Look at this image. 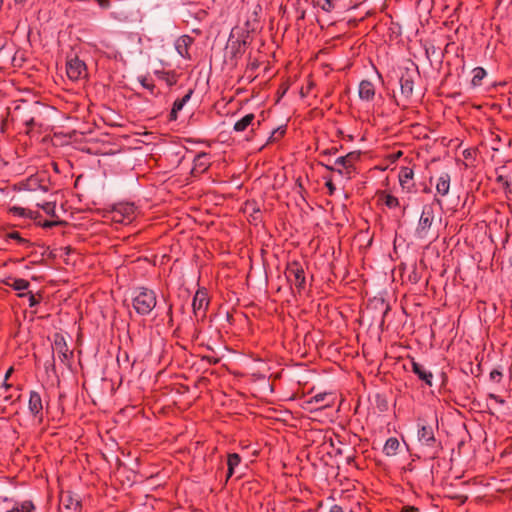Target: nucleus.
Returning <instances> with one entry per match:
<instances>
[{
    "instance_id": "nucleus-1",
    "label": "nucleus",
    "mask_w": 512,
    "mask_h": 512,
    "mask_svg": "<svg viewBox=\"0 0 512 512\" xmlns=\"http://www.w3.org/2000/svg\"><path fill=\"white\" fill-rule=\"evenodd\" d=\"M156 304L157 297L153 290L144 287L135 290L132 306L137 314L141 316L150 314L156 307Z\"/></svg>"
},
{
    "instance_id": "nucleus-2",
    "label": "nucleus",
    "mask_w": 512,
    "mask_h": 512,
    "mask_svg": "<svg viewBox=\"0 0 512 512\" xmlns=\"http://www.w3.org/2000/svg\"><path fill=\"white\" fill-rule=\"evenodd\" d=\"M360 152L352 151L345 156L338 157L333 165L322 164L327 170L337 172L339 175L350 179L356 172V163L360 160Z\"/></svg>"
},
{
    "instance_id": "nucleus-3",
    "label": "nucleus",
    "mask_w": 512,
    "mask_h": 512,
    "mask_svg": "<svg viewBox=\"0 0 512 512\" xmlns=\"http://www.w3.org/2000/svg\"><path fill=\"white\" fill-rule=\"evenodd\" d=\"M137 215V207L133 203L121 202L113 206L110 219L119 224L131 223Z\"/></svg>"
},
{
    "instance_id": "nucleus-4",
    "label": "nucleus",
    "mask_w": 512,
    "mask_h": 512,
    "mask_svg": "<svg viewBox=\"0 0 512 512\" xmlns=\"http://www.w3.org/2000/svg\"><path fill=\"white\" fill-rule=\"evenodd\" d=\"M287 280L293 284L298 291L305 288V273L302 265L297 261L287 264L285 272Z\"/></svg>"
},
{
    "instance_id": "nucleus-5",
    "label": "nucleus",
    "mask_w": 512,
    "mask_h": 512,
    "mask_svg": "<svg viewBox=\"0 0 512 512\" xmlns=\"http://www.w3.org/2000/svg\"><path fill=\"white\" fill-rule=\"evenodd\" d=\"M66 73L68 78L72 81H78L86 78L87 67L85 62L80 60L78 57L69 59L66 63Z\"/></svg>"
},
{
    "instance_id": "nucleus-6",
    "label": "nucleus",
    "mask_w": 512,
    "mask_h": 512,
    "mask_svg": "<svg viewBox=\"0 0 512 512\" xmlns=\"http://www.w3.org/2000/svg\"><path fill=\"white\" fill-rule=\"evenodd\" d=\"M333 405V398L330 393L316 394L304 402V408L309 411L322 410Z\"/></svg>"
},
{
    "instance_id": "nucleus-7",
    "label": "nucleus",
    "mask_w": 512,
    "mask_h": 512,
    "mask_svg": "<svg viewBox=\"0 0 512 512\" xmlns=\"http://www.w3.org/2000/svg\"><path fill=\"white\" fill-rule=\"evenodd\" d=\"M433 221H434L433 208L428 205L424 206L421 216H420V219H419V222H418L417 229H416L417 235L420 238H424L427 236L428 231L430 230Z\"/></svg>"
},
{
    "instance_id": "nucleus-8",
    "label": "nucleus",
    "mask_w": 512,
    "mask_h": 512,
    "mask_svg": "<svg viewBox=\"0 0 512 512\" xmlns=\"http://www.w3.org/2000/svg\"><path fill=\"white\" fill-rule=\"evenodd\" d=\"M209 305V297L206 289H198L194 295L192 307L196 315L205 316Z\"/></svg>"
},
{
    "instance_id": "nucleus-9",
    "label": "nucleus",
    "mask_w": 512,
    "mask_h": 512,
    "mask_svg": "<svg viewBox=\"0 0 512 512\" xmlns=\"http://www.w3.org/2000/svg\"><path fill=\"white\" fill-rule=\"evenodd\" d=\"M260 126V121L256 120L253 113L246 114L241 119L235 122L233 130L237 133L247 131L249 128L253 131L255 128Z\"/></svg>"
},
{
    "instance_id": "nucleus-10",
    "label": "nucleus",
    "mask_w": 512,
    "mask_h": 512,
    "mask_svg": "<svg viewBox=\"0 0 512 512\" xmlns=\"http://www.w3.org/2000/svg\"><path fill=\"white\" fill-rule=\"evenodd\" d=\"M29 411L33 414L34 417L42 420L43 418V403L40 394L36 391H31L28 402Z\"/></svg>"
},
{
    "instance_id": "nucleus-11",
    "label": "nucleus",
    "mask_w": 512,
    "mask_h": 512,
    "mask_svg": "<svg viewBox=\"0 0 512 512\" xmlns=\"http://www.w3.org/2000/svg\"><path fill=\"white\" fill-rule=\"evenodd\" d=\"M418 441L425 446L432 447L434 446L436 439L434 435V430L431 426L422 425L418 429L417 433Z\"/></svg>"
},
{
    "instance_id": "nucleus-12",
    "label": "nucleus",
    "mask_w": 512,
    "mask_h": 512,
    "mask_svg": "<svg viewBox=\"0 0 512 512\" xmlns=\"http://www.w3.org/2000/svg\"><path fill=\"white\" fill-rule=\"evenodd\" d=\"M398 177H399V182H400L402 189L406 190L407 192L412 191V189L414 188V183H413L414 172H413V170L409 167H402L399 171Z\"/></svg>"
},
{
    "instance_id": "nucleus-13",
    "label": "nucleus",
    "mask_w": 512,
    "mask_h": 512,
    "mask_svg": "<svg viewBox=\"0 0 512 512\" xmlns=\"http://www.w3.org/2000/svg\"><path fill=\"white\" fill-rule=\"evenodd\" d=\"M376 89L374 84L368 80H362L359 84L358 94L361 100L371 102L375 97Z\"/></svg>"
},
{
    "instance_id": "nucleus-14",
    "label": "nucleus",
    "mask_w": 512,
    "mask_h": 512,
    "mask_svg": "<svg viewBox=\"0 0 512 512\" xmlns=\"http://www.w3.org/2000/svg\"><path fill=\"white\" fill-rule=\"evenodd\" d=\"M54 349L58 354V358L62 363H67L72 352L69 350L65 340L61 336H57L54 340Z\"/></svg>"
},
{
    "instance_id": "nucleus-15",
    "label": "nucleus",
    "mask_w": 512,
    "mask_h": 512,
    "mask_svg": "<svg viewBox=\"0 0 512 512\" xmlns=\"http://www.w3.org/2000/svg\"><path fill=\"white\" fill-rule=\"evenodd\" d=\"M2 283L8 287H11L15 291H18L19 293H24L23 291L27 290L30 286L29 281L22 278H13L11 276L3 279Z\"/></svg>"
},
{
    "instance_id": "nucleus-16",
    "label": "nucleus",
    "mask_w": 512,
    "mask_h": 512,
    "mask_svg": "<svg viewBox=\"0 0 512 512\" xmlns=\"http://www.w3.org/2000/svg\"><path fill=\"white\" fill-rule=\"evenodd\" d=\"M412 371L422 380L426 385L432 386L433 374L427 371L422 365L416 361L411 363Z\"/></svg>"
},
{
    "instance_id": "nucleus-17",
    "label": "nucleus",
    "mask_w": 512,
    "mask_h": 512,
    "mask_svg": "<svg viewBox=\"0 0 512 512\" xmlns=\"http://www.w3.org/2000/svg\"><path fill=\"white\" fill-rule=\"evenodd\" d=\"M193 94V90H189L182 98L176 99L173 103V107L170 112V120H176L178 118V113L183 109L186 103L190 100Z\"/></svg>"
},
{
    "instance_id": "nucleus-18",
    "label": "nucleus",
    "mask_w": 512,
    "mask_h": 512,
    "mask_svg": "<svg viewBox=\"0 0 512 512\" xmlns=\"http://www.w3.org/2000/svg\"><path fill=\"white\" fill-rule=\"evenodd\" d=\"M450 175L448 173H442L436 182V191L437 194L441 195L442 197L448 195L450 190Z\"/></svg>"
},
{
    "instance_id": "nucleus-19",
    "label": "nucleus",
    "mask_w": 512,
    "mask_h": 512,
    "mask_svg": "<svg viewBox=\"0 0 512 512\" xmlns=\"http://www.w3.org/2000/svg\"><path fill=\"white\" fill-rule=\"evenodd\" d=\"M154 74L169 87L175 85L178 81V75L175 71L155 70Z\"/></svg>"
},
{
    "instance_id": "nucleus-20",
    "label": "nucleus",
    "mask_w": 512,
    "mask_h": 512,
    "mask_svg": "<svg viewBox=\"0 0 512 512\" xmlns=\"http://www.w3.org/2000/svg\"><path fill=\"white\" fill-rule=\"evenodd\" d=\"M401 94L405 98H409L413 93L414 82L409 75H403L400 78Z\"/></svg>"
},
{
    "instance_id": "nucleus-21",
    "label": "nucleus",
    "mask_w": 512,
    "mask_h": 512,
    "mask_svg": "<svg viewBox=\"0 0 512 512\" xmlns=\"http://www.w3.org/2000/svg\"><path fill=\"white\" fill-rule=\"evenodd\" d=\"M379 200L390 209H394L400 206L398 198L390 193H387L386 191L379 193Z\"/></svg>"
},
{
    "instance_id": "nucleus-22",
    "label": "nucleus",
    "mask_w": 512,
    "mask_h": 512,
    "mask_svg": "<svg viewBox=\"0 0 512 512\" xmlns=\"http://www.w3.org/2000/svg\"><path fill=\"white\" fill-rule=\"evenodd\" d=\"M400 443L397 438L390 437L386 440L385 445L383 447V452L386 456H394L397 454Z\"/></svg>"
},
{
    "instance_id": "nucleus-23",
    "label": "nucleus",
    "mask_w": 512,
    "mask_h": 512,
    "mask_svg": "<svg viewBox=\"0 0 512 512\" xmlns=\"http://www.w3.org/2000/svg\"><path fill=\"white\" fill-rule=\"evenodd\" d=\"M35 509L34 504L30 500L23 501L21 503L16 502L11 508L5 510V512H33Z\"/></svg>"
},
{
    "instance_id": "nucleus-24",
    "label": "nucleus",
    "mask_w": 512,
    "mask_h": 512,
    "mask_svg": "<svg viewBox=\"0 0 512 512\" xmlns=\"http://www.w3.org/2000/svg\"><path fill=\"white\" fill-rule=\"evenodd\" d=\"M192 39L189 36H182L176 42V49L182 57L188 56V47L191 44Z\"/></svg>"
},
{
    "instance_id": "nucleus-25",
    "label": "nucleus",
    "mask_w": 512,
    "mask_h": 512,
    "mask_svg": "<svg viewBox=\"0 0 512 512\" xmlns=\"http://www.w3.org/2000/svg\"><path fill=\"white\" fill-rule=\"evenodd\" d=\"M496 182L505 190V192L512 193V174H498Z\"/></svg>"
},
{
    "instance_id": "nucleus-26",
    "label": "nucleus",
    "mask_w": 512,
    "mask_h": 512,
    "mask_svg": "<svg viewBox=\"0 0 512 512\" xmlns=\"http://www.w3.org/2000/svg\"><path fill=\"white\" fill-rule=\"evenodd\" d=\"M241 462V458L237 453H231L228 455L227 459V465H228V472H227V478H230L234 474V469L237 467Z\"/></svg>"
},
{
    "instance_id": "nucleus-27",
    "label": "nucleus",
    "mask_w": 512,
    "mask_h": 512,
    "mask_svg": "<svg viewBox=\"0 0 512 512\" xmlns=\"http://www.w3.org/2000/svg\"><path fill=\"white\" fill-rule=\"evenodd\" d=\"M486 70L482 67H476L473 69L472 84L473 86L481 85L482 80L486 77Z\"/></svg>"
},
{
    "instance_id": "nucleus-28",
    "label": "nucleus",
    "mask_w": 512,
    "mask_h": 512,
    "mask_svg": "<svg viewBox=\"0 0 512 512\" xmlns=\"http://www.w3.org/2000/svg\"><path fill=\"white\" fill-rule=\"evenodd\" d=\"M10 212L16 216L34 218L33 211H31L29 209L22 208V207L13 206L10 208Z\"/></svg>"
},
{
    "instance_id": "nucleus-29",
    "label": "nucleus",
    "mask_w": 512,
    "mask_h": 512,
    "mask_svg": "<svg viewBox=\"0 0 512 512\" xmlns=\"http://www.w3.org/2000/svg\"><path fill=\"white\" fill-rule=\"evenodd\" d=\"M207 158H208L207 154H205V153L199 154L196 157L195 166L199 167L202 171L206 170L209 166V163L207 162Z\"/></svg>"
},
{
    "instance_id": "nucleus-30",
    "label": "nucleus",
    "mask_w": 512,
    "mask_h": 512,
    "mask_svg": "<svg viewBox=\"0 0 512 512\" xmlns=\"http://www.w3.org/2000/svg\"><path fill=\"white\" fill-rule=\"evenodd\" d=\"M47 215L55 216L56 205L54 202H46L42 205H38Z\"/></svg>"
},
{
    "instance_id": "nucleus-31",
    "label": "nucleus",
    "mask_w": 512,
    "mask_h": 512,
    "mask_svg": "<svg viewBox=\"0 0 512 512\" xmlns=\"http://www.w3.org/2000/svg\"><path fill=\"white\" fill-rule=\"evenodd\" d=\"M25 296L29 297V306L30 307H34L39 304V300L36 298V296L33 293H31V292L18 293V297H25Z\"/></svg>"
},
{
    "instance_id": "nucleus-32",
    "label": "nucleus",
    "mask_w": 512,
    "mask_h": 512,
    "mask_svg": "<svg viewBox=\"0 0 512 512\" xmlns=\"http://www.w3.org/2000/svg\"><path fill=\"white\" fill-rule=\"evenodd\" d=\"M284 133H285L284 129L278 128V129L274 130L268 139V143H272V142L278 140L279 138H281L284 135Z\"/></svg>"
},
{
    "instance_id": "nucleus-33",
    "label": "nucleus",
    "mask_w": 512,
    "mask_h": 512,
    "mask_svg": "<svg viewBox=\"0 0 512 512\" xmlns=\"http://www.w3.org/2000/svg\"><path fill=\"white\" fill-rule=\"evenodd\" d=\"M325 186L328 189L329 195H333L335 193L336 188L330 178L326 180Z\"/></svg>"
},
{
    "instance_id": "nucleus-34",
    "label": "nucleus",
    "mask_w": 512,
    "mask_h": 512,
    "mask_svg": "<svg viewBox=\"0 0 512 512\" xmlns=\"http://www.w3.org/2000/svg\"><path fill=\"white\" fill-rule=\"evenodd\" d=\"M101 8L108 9L111 5L110 0H95Z\"/></svg>"
},
{
    "instance_id": "nucleus-35",
    "label": "nucleus",
    "mask_w": 512,
    "mask_h": 512,
    "mask_svg": "<svg viewBox=\"0 0 512 512\" xmlns=\"http://www.w3.org/2000/svg\"><path fill=\"white\" fill-rule=\"evenodd\" d=\"M9 237L12 238V239H16L20 243L25 242V240L20 236V234L18 232L10 233Z\"/></svg>"
},
{
    "instance_id": "nucleus-36",
    "label": "nucleus",
    "mask_w": 512,
    "mask_h": 512,
    "mask_svg": "<svg viewBox=\"0 0 512 512\" xmlns=\"http://www.w3.org/2000/svg\"><path fill=\"white\" fill-rule=\"evenodd\" d=\"M489 399L495 401L496 403L504 404V400L495 394H489Z\"/></svg>"
},
{
    "instance_id": "nucleus-37",
    "label": "nucleus",
    "mask_w": 512,
    "mask_h": 512,
    "mask_svg": "<svg viewBox=\"0 0 512 512\" xmlns=\"http://www.w3.org/2000/svg\"><path fill=\"white\" fill-rule=\"evenodd\" d=\"M501 376H502V374H501V372H500V371H498V370H493V371L490 373V377H491V379H493V380L499 379Z\"/></svg>"
},
{
    "instance_id": "nucleus-38",
    "label": "nucleus",
    "mask_w": 512,
    "mask_h": 512,
    "mask_svg": "<svg viewBox=\"0 0 512 512\" xmlns=\"http://www.w3.org/2000/svg\"><path fill=\"white\" fill-rule=\"evenodd\" d=\"M401 512H419V510L414 506H406L402 509Z\"/></svg>"
},
{
    "instance_id": "nucleus-39",
    "label": "nucleus",
    "mask_w": 512,
    "mask_h": 512,
    "mask_svg": "<svg viewBox=\"0 0 512 512\" xmlns=\"http://www.w3.org/2000/svg\"><path fill=\"white\" fill-rule=\"evenodd\" d=\"M337 152V149L336 148H332V149H326V150H323L321 152L322 155H332V154H335Z\"/></svg>"
},
{
    "instance_id": "nucleus-40",
    "label": "nucleus",
    "mask_w": 512,
    "mask_h": 512,
    "mask_svg": "<svg viewBox=\"0 0 512 512\" xmlns=\"http://www.w3.org/2000/svg\"><path fill=\"white\" fill-rule=\"evenodd\" d=\"M141 83H142V86H143V87H145L146 89H149V90H151V91H152V89H153V87H154V85H153V84L148 83V82L146 81V79H143V80L141 81Z\"/></svg>"
},
{
    "instance_id": "nucleus-41",
    "label": "nucleus",
    "mask_w": 512,
    "mask_h": 512,
    "mask_svg": "<svg viewBox=\"0 0 512 512\" xmlns=\"http://www.w3.org/2000/svg\"><path fill=\"white\" fill-rule=\"evenodd\" d=\"M329 512H344V511H343V509H342V507H341V506H339V505H333V506L330 508Z\"/></svg>"
},
{
    "instance_id": "nucleus-42",
    "label": "nucleus",
    "mask_w": 512,
    "mask_h": 512,
    "mask_svg": "<svg viewBox=\"0 0 512 512\" xmlns=\"http://www.w3.org/2000/svg\"><path fill=\"white\" fill-rule=\"evenodd\" d=\"M26 126L32 127L35 124V120L33 117H30L29 119L24 120Z\"/></svg>"
},
{
    "instance_id": "nucleus-43",
    "label": "nucleus",
    "mask_w": 512,
    "mask_h": 512,
    "mask_svg": "<svg viewBox=\"0 0 512 512\" xmlns=\"http://www.w3.org/2000/svg\"><path fill=\"white\" fill-rule=\"evenodd\" d=\"M12 373H13V367H10V368L7 370V372L5 373V377H4V379H5V380H8Z\"/></svg>"
},
{
    "instance_id": "nucleus-44",
    "label": "nucleus",
    "mask_w": 512,
    "mask_h": 512,
    "mask_svg": "<svg viewBox=\"0 0 512 512\" xmlns=\"http://www.w3.org/2000/svg\"><path fill=\"white\" fill-rule=\"evenodd\" d=\"M3 387H4L5 389H8V388H10V387H11V384L7 383V380H5V379H4Z\"/></svg>"
},
{
    "instance_id": "nucleus-45",
    "label": "nucleus",
    "mask_w": 512,
    "mask_h": 512,
    "mask_svg": "<svg viewBox=\"0 0 512 512\" xmlns=\"http://www.w3.org/2000/svg\"><path fill=\"white\" fill-rule=\"evenodd\" d=\"M4 46H5V41L0 38V51L4 48Z\"/></svg>"
},
{
    "instance_id": "nucleus-46",
    "label": "nucleus",
    "mask_w": 512,
    "mask_h": 512,
    "mask_svg": "<svg viewBox=\"0 0 512 512\" xmlns=\"http://www.w3.org/2000/svg\"><path fill=\"white\" fill-rule=\"evenodd\" d=\"M10 501H11V499H9V498H7V497H4V498H3V502H10Z\"/></svg>"
},
{
    "instance_id": "nucleus-47",
    "label": "nucleus",
    "mask_w": 512,
    "mask_h": 512,
    "mask_svg": "<svg viewBox=\"0 0 512 512\" xmlns=\"http://www.w3.org/2000/svg\"><path fill=\"white\" fill-rule=\"evenodd\" d=\"M27 0H15L16 3H24L26 2Z\"/></svg>"
},
{
    "instance_id": "nucleus-48",
    "label": "nucleus",
    "mask_w": 512,
    "mask_h": 512,
    "mask_svg": "<svg viewBox=\"0 0 512 512\" xmlns=\"http://www.w3.org/2000/svg\"><path fill=\"white\" fill-rule=\"evenodd\" d=\"M4 400H5L6 402L10 401V397H9V396H6V397L4 398Z\"/></svg>"
}]
</instances>
